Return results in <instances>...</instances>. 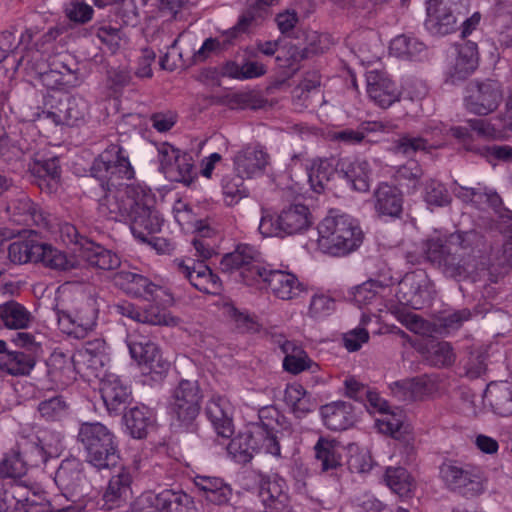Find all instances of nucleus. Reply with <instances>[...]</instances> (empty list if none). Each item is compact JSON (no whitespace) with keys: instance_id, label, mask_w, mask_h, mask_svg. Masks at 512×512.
I'll return each mask as SVG.
<instances>
[{"instance_id":"obj_8","label":"nucleus","mask_w":512,"mask_h":512,"mask_svg":"<svg viewBox=\"0 0 512 512\" xmlns=\"http://www.w3.org/2000/svg\"><path fill=\"white\" fill-rule=\"evenodd\" d=\"M311 224L310 211L303 204H291L273 215L263 211L259 231L266 237H285L306 230Z\"/></svg>"},{"instance_id":"obj_34","label":"nucleus","mask_w":512,"mask_h":512,"mask_svg":"<svg viewBox=\"0 0 512 512\" xmlns=\"http://www.w3.org/2000/svg\"><path fill=\"white\" fill-rule=\"evenodd\" d=\"M80 257L90 266L102 270H113L120 266L119 256L94 242L86 241L81 245Z\"/></svg>"},{"instance_id":"obj_37","label":"nucleus","mask_w":512,"mask_h":512,"mask_svg":"<svg viewBox=\"0 0 512 512\" xmlns=\"http://www.w3.org/2000/svg\"><path fill=\"white\" fill-rule=\"evenodd\" d=\"M485 400L493 411L502 416L512 415V385L507 382L490 383L485 391Z\"/></svg>"},{"instance_id":"obj_4","label":"nucleus","mask_w":512,"mask_h":512,"mask_svg":"<svg viewBox=\"0 0 512 512\" xmlns=\"http://www.w3.org/2000/svg\"><path fill=\"white\" fill-rule=\"evenodd\" d=\"M317 230L320 249L333 256L349 254L363 240V233L352 217L333 211L319 223Z\"/></svg>"},{"instance_id":"obj_41","label":"nucleus","mask_w":512,"mask_h":512,"mask_svg":"<svg viewBox=\"0 0 512 512\" xmlns=\"http://www.w3.org/2000/svg\"><path fill=\"white\" fill-rule=\"evenodd\" d=\"M40 241L37 234L31 231L26 239H18L8 246V259L14 264L37 263Z\"/></svg>"},{"instance_id":"obj_57","label":"nucleus","mask_w":512,"mask_h":512,"mask_svg":"<svg viewBox=\"0 0 512 512\" xmlns=\"http://www.w3.org/2000/svg\"><path fill=\"white\" fill-rule=\"evenodd\" d=\"M33 171L39 178L47 181L46 185L49 191L57 189L61 176L59 159L57 157L36 162Z\"/></svg>"},{"instance_id":"obj_27","label":"nucleus","mask_w":512,"mask_h":512,"mask_svg":"<svg viewBox=\"0 0 512 512\" xmlns=\"http://www.w3.org/2000/svg\"><path fill=\"white\" fill-rule=\"evenodd\" d=\"M277 421L255 423L248 431L256 453L264 452L275 457L281 456V448L277 437Z\"/></svg>"},{"instance_id":"obj_28","label":"nucleus","mask_w":512,"mask_h":512,"mask_svg":"<svg viewBox=\"0 0 512 512\" xmlns=\"http://www.w3.org/2000/svg\"><path fill=\"white\" fill-rule=\"evenodd\" d=\"M233 162L236 173L252 178L263 172L268 163V154L261 148L247 146L234 156Z\"/></svg>"},{"instance_id":"obj_31","label":"nucleus","mask_w":512,"mask_h":512,"mask_svg":"<svg viewBox=\"0 0 512 512\" xmlns=\"http://www.w3.org/2000/svg\"><path fill=\"white\" fill-rule=\"evenodd\" d=\"M324 425L333 431L346 430L353 425V407L344 401L332 402L321 407Z\"/></svg>"},{"instance_id":"obj_49","label":"nucleus","mask_w":512,"mask_h":512,"mask_svg":"<svg viewBox=\"0 0 512 512\" xmlns=\"http://www.w3.org/2000/svg\"><path fill=\"white\" fill-rule=\"evenodd\" d=\"M391 278L385 280L370 279L356 287L354 292L355 302L362 305H370L382 297V293L389 287Z\"/></svg>"},{"instance_id":"obj_26","label":"nucleus","mask_w":512,"mask_h":512,"mask_svg":"<svg viewBox=\"0 0 512 512\" xmlns=\"http://www.w3.org/2000/svg\"><path fill=\"white\" fill-rule=\"evenodd\" d=\"M38 57V51H28L18 60L17 66L25 68L30 67L39 75L43 85L49 89H60L68 85H73L70 79H65V72L58 69L56 61H53L49 69H45V65L43 63L33 64L32 60L37 59Z\"/></svg>"},{"instance_id":"obj_19","label":"nucleus","mask_w":512,"mask_h":512,"mask_svg":"<svg viewBox=\"0 0 512 512\" xmlns=\"http://www.w3.org/2000/svg\"><path fill=\"white\" fill-rule=\"evenodd\" d=\"M132 475L130 469L121 467L108 481L97 502L98 508L110 511L123 507L131 491Z\"/></svg>"},{"instance_id":"obj_56","label":"nucleus","mask_w":512,"mask_h":512,"mask_svg":"<svg viewBox=\"0 0 512 512\" xmlns=\"http://www.w3.org/2000/svg\"><path fill=\"white\" fill-rule=\"evenodd\" d=\"M27 472L18 446L7 452L0 461V476L2 478H20Z\"/></svg>"},{"instance_id":"obj_21","label":"nucleus","mask_w":512,"mask_h":512,"mask_svg":"<svg viewBox=\"0 0 512 512\" xmlns=\"http://www.w3.org/2000/svg\"><path fill=\"white\" fill-rule=\"evenodd\" d=\"M100 393L109 415L122 414L132 401L130 387L114 374L102 379Z\"/></svg>"},{"instance_id":"obj_54","label":"nucleus","mask_w":512,"mask_h":512,"mask_svg":"<svg viewBox=\"0 0 512 512\" xmlns=\"http://www.w3.org/2000/svg\"><path fill=\"white\" fill-rule=\"evenodd\" d=\"M248 432L232 438L227 446L229 455L238 463H248L256 453Z\"/></svg>"},{"instance_id":"obj_18","label":"nucleus","mask_w":512,"mask_h":512,"mask_svg":"<svg viewBox=\"0 0 512 512\" xmlns=\"http://www.w3.org/2000/svg\"><path fill=\"white\" fill-rule=\"evenodd\" d=\"M176 272L183 275L190 284L200 292L218 294L221 291V280L204 263H195L193 259H176Z\"/></svg>"},{"instance_id":"obj_32","label":"nucleus","mask_w":512,"mask_h":512,"mask_svg":"<svg viewBox=\"0 0 512 512\" xmlns=\"http://www.w3.org/2000/svg\"><path fill=\"white\" fill-rule=\"evenodd\" d=\"M266 72L267 69L263 63L251 60L245 56L226 61L221 69L223 76L236 80L259 78L265 75Z\"/></svg>"},{"instance_id":"obj_39","label":"nucleus","mask_w":512,"mask_h":512,"mask_svg":"<svg viewBox=\"0 0 512 512\" xmlns=\"http://www.w3.org/2000/svg\"><path fill=\"white\" fill-rule=\"evenodd\" d=\"M340 172L355 191L369 190L372 171L368 161L356 159L348 164L343 163Z\"/></svg>"},{"instance_id":"obj_14","label":"nucleus","mask_w":512,"mask_h":512,"mask_svg":"<svg viewBox=\"0 0 512 512\" xmlns=\"http://www.w3.org/2000/svg\"><path fill=\"white\" fill-rule=\"evenodd\" d=\"M396 297L401 304L415 310L429 305L433 298V290L428 276L423 271L405 274L398 284Z\"/></svg>"},{"instance_id":"obj_36","label":"nucleus","mask_w":512,"mask_h":512,"mask_svg":"<svg viewBox=\"0 0 512 512\" xmlns=\"http://www.w3.org/2000/svg\"><path fill=\"white\" fill-rule=\"evenodd\" d=\"M314 451L322 472L334 471L342 466V447L336 440L320 437Z\"/></svg>"},{"instance_id":"obj_51","label":"nucleus","mask_w":512,"mask_h":512,"mask_svg":"<svg viewBox=\"0 0 512 512\" xmlns=\"http://www.w3.org/2000/svg\"><path fill=\"white\" fill-rule=\"evenodd\" d=\"M385 481L389 488L400 497H408L415 487L410 474L402 467L387 468Z\"/></svg>"},{"instance_id":"obj_42","label":"nucleus","mask_w":512,"mask_h":512,"mask_svg":"<svg viewBox=\"0 0 512 512\" xmlns=\"http://www.w3.org/2000/svg\"><path fill=\"white\" fill-rule=\"evenodd\" d=\"M390 54L404 60H421L426 55V45L419 39L399 35L390 43Z\"/></svg>"},{"instance_id":"obj_53","label":"nucleus","mask_w":512,"mask_h":512,"mask_svg":"<svg viewBox=\"0 0 512 512\" xmlns=\"http://www.w3.org/2000/svg\"><path fill=\"white\" fill-rule=\"evenodd\" d=\"M284 355L283 368L291 374H299L304 370L310 369L311 365L314 364L298 343L286 346V353Z\"/></svg>"},{"instance_id":"obj_64","label":"nucleus","mask_w":512,"mask_h":512,"mask_svg":"<svg viewBox=\"0 0 512 512\" xmlns=\"http://www.w3.org/2000/svg\"><path fill=\"white\" fill-rule=\"evenodd\" d=\"M335 309V300L325 294H316L311 298L309 316L320 319L330 315Z\"/></svg>"},{"instance_id":"obj_30","label":"nucleus","mask_w":512,"mask_h":512,"mask_svg":"<svg viewBox=\"0 0 512 512\" xmlns=\"http://www.w3.org/2000/svg\"><path fill=\"white\" fill-rule=\"evenodd\" d=\"M54 481L59 489L75 493L85 482L83 465L77 458L64 459L58 467Z\"/></svg>"},{"instance_id":"obj_9","label":"nucleus","mask_w":512,"mask_h":512,"mask_svg":"<svg viewBox=\"0 0 512 512\" xmlns=\"http://www.w3.org/2000/svg\"><path fill=\"white\" fill-rule=\"evenodd\" d=\"M12 342L19 349L9 350L0 356V371L14 377L28 376L38 361L41 345L28 332H17Z\"/></svg>"},{"instance_id":"obj_44","label":"nucleus","mask_w":512,"mask_h":512,"mask_svg":"<svg viewBox=\"0 0 512 512\" xmlns=\"http://www.w3.org/2000/svg\"><path fill=\"white\" fill-rule=\"evenodd\" d=\"M77 357L93 370L102 368L109 360L105 340L95 338L86 341L82 349L77 352Z\"/></svg>"},{"instance_id":"obj_45","label":"nucleus","mask_w":512,"mask_h":512,"mask_svg":"<svg viewBox=\"0 0 512 512\" xmlns=\"http://www.w3.org/2000/svg\"><path fill=\"white\" fill-rule=\"evenodd\" d=\"M382 130H384V124L381 122H363L357 129L345 128L332 132L330 139L345 145H356L361 143L369 133Z\"/></svg>"},{"instance_id":"obj_13","label":"nucleus","mask_w":512,"mask_h":512,"mask_svg":"<svg viewBox=\"0 0 512 512\" xmlns=\"http://www.w3.org/2000/svg\"><path fill=\"white\" fill-rule=\"evenodd\" d=\"M502 98L503 93L498 81H474L466 87L465 106L471 113L488 115L498 108Z\"/></svg>"},{"instance_id":"obj_55","label":"nucleus","mask_w":512,"mask_h":512,"mask_svg":"<svg viewBox=\"0 0 512 512\" xmlns=\"http://www.w3.org/2000/svg\"><path fill=\"white\" fill-rule=\"evenodd\" d=\"M193 158L189 153L182 152L172 167L166 173V177L171 181L181 182L189 186L194 179Z\"/></svg>"},{"instance_id":"obj_2","label":"nucleus","mask_w":512,"mask_h":512,"mask_svg":"<svg viewBox=\"0 0 512 512\" xmlns=\"http://www.w3.org/2000/svg\"><path fill=\"white\" fill-rule=\"evenodd\" d=\"M220 268L225 273L238 271L241 281L247 286L269 288L275 297L282 300L295 299L304 291L303 284L294 274L272 269L262 262L261 253L248 244H240L234 251L225 254Z\"/></svg>"},{"instance_id":"obj_38","label":"nucleus","mask_w":512,"mask_h":512,"mask_svg":"<svg viewBox=\"0 0 512 512\" xmlns=\"http://www.w3.org/2000/svg\"><path fill=\"white\" fill-rule=\"evenodd\" d=\"M129 434L136 439H143L148 429L154 424L153 412L146 406H135L123 416Z\"/></svg>"},{"instance_id":"obj_10","label":"nucleus","mask_w":512,"mask_h":512,"mask_svg":"<svg viewBox=\"0 0 512 512\" xmlns=\"http://www.w3.org/2000/svg\"><path fill=\"white\" fill-rule=\"evenodd\" d=\"M470 0H426V30L434 36L454 32L460 16L468 13Z\"/></svg>"},{"instance_id":"obj_25","label":"nucleus","mask_w":512,"mask_h":512,"mask_svg":"<svg viewBox=\"0 0 512 512\" xmlns=\"http://www.w3.org/2000/svg\"><path fill=\"white\" fill-rule=\"evenodd\" d=\"M115 284L126 294L143 298L145 300H155L157 292L161 287L154 284L147 277L131 271H120L114 277Z\"/></svg>"},{"instance_id":"obj_47","label":"nucleus","mask_w":512,"mask_h":512,"mask_svg":"<svg viewBox=\"0 0 512 512\" xmlns=\"http://www.w3.org/2000/svg\"><path fill=\"white\" fill-rule=\"evenodd\" d=\"M425 358L430 365L441 368L453 365L456 355L449 342L432 340L426 346Z\"/></svg>"},{"instance_id":"obj_7","label":"nucleus","mask_w":512,"mask_h":512,"mask_svg":"<svg viewBox=\"0 0 512 512\" xmlns=\"http://www.w3.org/2000/svg\"><path fill=\"white\" fill-rule=\"evenodd\" d=\"M451 190L464 204H470L478 210L492 209L503 223H507L508 239L504 244V255L512 264V211L503 206L500 195L494 189L479 183L475 187H466L455 181Z\"/></svg>"},{"instance_id":"obj_61","label":"nucleus","mask_w":512,"mask_h":512,"mask_svg":"<svg viewBox=\"0 0 512 512\" xmlns=\"http://www.w3.org/2000/svg\"><path fill=\"white\" fill-rule=\"evenodd\" d=\"M433 144H430L423 137H414L409 134L402 135L397 141H395L396 153L403 154L405 156H412L418 151H429L435 148Z\"/></svg>"},{"instance_id":"obj_62","label":"nucleus","mask_w":512,"mask_h":512,"mask_svg":"<svg viewBox=\"0 0 512 512\" xmlns=\"http://www.w3.org/2000/svg\"><path fill=\"white\" fill-rule=\"evenodd\" d=\"M141 318L140 323L149 325H175L176 319L170 313L158 305L150 304L145 308L140 309Z\"/></svg>"},{"instance_id":"obj_20","label":"nucleus","mask_w":512,"mask_h":512,"mask_svg":"<svg viewBox=\"0 0 512 512\" xmlns=\"http://www.w3.org/2000/svg\"><path fill=\"white\" fill-rule=\"evenodd\" d=\"M7 211L18 224L35 225L42 229L51 227L52 216L25 194L12 200L7 206Z\"/></svg>"},{"instance_id":"obj_15","label":"nucleus","mask_w":512,"mask_h":512,"mask_svg":"<svg viewBox=\"0 0 512 512\" xmlns=\"http://www.w3.org/2000/svg\"><path fill=\"white\" fill-rule=\"evenodd\" d=\"M126 344L131 358L144 366L149 373L162 375L168 371L170 363L163 359L159 347L147 337L128 334Z\"/></svg>"},{"instance_id":"obj_63","label":"nucleus","mask_w":512,"mask_h":512,"mask_svg":"<svg viewBox=\"0 0 512 512\" xmlns=\"http://www.w3.org/2000/svg\"><path fill=\"white\" fill-rule=\"evenodd\" d=\"M383 417L377 420L379 429L391 435L393 438L398 439L401 437V429L403 428L402 412L387 410L382 413Z\"/></svg>"},{"instance_id":"obj_60","label":"nucleus","mask_w":512,"mask_h":512,"mask_svg":"<svg viewBox=\"0 0 512 512\" xmlns=\"http://www.w3.org/2000/svg\"><path fill=\"white\" fill-rule=\"evenodd\" d=\"M424 190V200L430 206L443 207L451 203V196L447 188L437 180H428Z\"/></svg>"},{"instance_id":"obj_59","label":"nucleus","mask_w":512,"mask_h":512,"mask_svg":"<svg viewBox=\"0 0 512 512\" xmlns=\"http://www.w3.org/2000/svg\"><path fill=\"white\" fill-rule=\"evenodd\" d=\"M245 178L237 173L235 176L223 179V194L227 205L233 206L248 196V189L244 186Z\"/></svg>"},{"instance_id":"obj_22","label":"nucleus","mask_w":512,"mask_h":512,"mask_svg":"<svg viewBox=\"0 0 512 512\" xmlns=\"http://www.w3.org/2000/svg\"><path fill=\"white\" fill-rule=\"evenodd\" d=\"M366 81L369 97L380 107L388 108L399 100L400 90L385 72L369 71Z\"/></svg>"},{"instance_id":"obj_48","label":"nucleus","mask_w":512,"mask_h":512,"mask_svg":"<svg viewBox=\"0 0 512 512\" xmlns=\"http://www.w3.org/2000/svg\"><path fill=\"white\" fill-rule=\"evenodd\" d=\"M335 172L334 164L329 159L314 161L308 172V181L312 190L316 193L324 192Z\"/></svg>"},{"instance_id":"obj_5","label":"nucleus","mask_w":512,"mask_h":512,"mask_svg":"<svg viewBox=\"0 0 512 512\" xmlns=\"http://www.w3.org/2000/svg\"><path fill=\"white\" fill-rule=\"evenodd\" d=\"M77 442L86 452V461L98 470L115 467L120 459L116 435L101 422L81 423Z\"/></svg>"},{"instance_id":"obj_46","label":"nucleus","mask_w":512,"mask_h":512,"mask_svg":"<svg viewBox=\"0 0 512 512\" xmlns=\"http://www.w3.org/2000/svg\"><path fill=\"white\" fill-rule=\"evenodd\" d=\"M26 468L40 467L45 464L51 454L40 437L25 440L17 444Z\"/></svg>"},{"instance_id":"obj_50","label":"nucleus","mask_w":512,"mask_h":512,"mask_svg":"<svg viewBox=\"0 0 512 512\" xmlns=\"http://www.w3.org/2000/svg\"><path fill=\"white\" fill-rule=\"evenodd\" d=\"M325 47L322 45V37L313 33L309 38V43L303 47L292 45L288 47L285 52V58L288 61V66L292 67L294 64L302 60L311 58L315 55L324 52Z\"/></svg>"},{"instance_id":"obj_52","label":"nucleus","mask_w":512,"mask_h":512,"mask_svg":"<svg viewBox=\"0 0 512 512\" xmlns=\"http://www.w3.org/2000/svg\"><path fill=\"white\" fill-rule=\"evenodd\" d=\"M69 406L61 395L42 400L37 406L41 419L47 422L61 421L68 415Z\"/></svg>"},{"instance_id":"obj_58","label":"nucleus","mask_w":512,"mask_h":512,"mask_svg":"<svg viewBox=\"0 0 512 512\" xmlns=\"http://www.w3.org/2000/svg\"><path fill=\"white\" fill-rule=\"evenodd\" d=\"M57 317L59 322L67 321L73 328L69 331L75 338H84L88 331H91L95 325L94 318L83 316L80 312L72 315L65 310H57Z\"/></svg>"},{"instance_id":"obj_1","label":"nucleus","mask_w":512,"mask_h":512,"mask_svg":"<svg viewBox=\"0 0 512 512\" xmlns=\"http://www.w3.org/2000/svg\"><path fill=\"white\" fill-rule=\"evenodd\" d=\"M99 211L114 221H129L135 238L146 242L161 231L164 219L155 208V198L149 189L139 184L126 185L100 200Z\"/></svg>"},{"instance_id":"obj_16","label":"nucleus","mask_w":512,"mask_h":512,"mask_svg":"<svg viewBox=\"0 0 512 512\" xmlns=\"http://www.w3.org/2000/svg\"><path fill=\"white\" fill-rule=\"evenodd\" d=\"M191 497L182 490L144 491L131 504V512H171L174 506H187Z\"/></svg>"},{"instance_id":"obj_3","label":"nucleus","mask_w":512,"mask_h":512,"mask_svg":"<svg viewBox=\"0 0 512 512\" xmlns=\"http://www.w3.org/2000/svg\"><path fill=\"white\" fill-rule=\"evenodd\" d=\"M483 246L484 237L479 232L457 231L445 240H428L424 252L427 260L437 266L444 275L462 280L476 269Z\"/></svg>"},{"instance_id":"obj_6","label":"nucleus","mask_w":512,"mask_h":512,"mask_svg":"<svg viewBox=\"0 0 512 512\" xmlns=\"http://www.w3.org/2000/svg\"><path fill=\"white\" fill-rule=\"evenodd\" d=\"M134 169L124 148L119 144H110L93 162L91 175L98 179L106 194L114 193L127 184L122 180H131Z\"/></svg>"},{"instance_id":"obj_17","label":"nucleus","mask_w":512,"mask_h":512,"mask_svg":"<svg viewBox=\"0 0 512 512\" xmlns=\"http://www.w3.org/2000/svg\"><path fill=\"white\" fill-rule=\"evenodd\" d=\"M88 112L87 101L80 96H66L60 99L53 111L42 110L35 114L33 121H50L55 125H78Z\"/></svg>"},{"instance_id":"obj_12","label":"nucleus","mask_w":512,"mask_h":512,"mask_svg":"<svg viewBox=\"0 0 512 512\" xmlns=\"http://www.w3.org/2000/svg\"><path fill=\"white\" fill-rule=\"evenodd\" d=\"M440 476L448 489L465 497H474L484 491L483 477L477 467L447 462L441 465Z\"/></svg>"},{"instance_id":"obj_23","label":"nucleus","mask_w":512,"mask_h":512,"mask_svg":"<svg viewBox=\"0 0 512 512\" xmlns=\"http://www.w3.org/2000/svg\"><path fill=\"white\" fill-rule=\"evenodd\" d=\"M205 414L217 435L223 438L232 436L234 432L232 407L225 397L213 395L206 404Z\"/></svg>"},{"instance_id":"obj_24","label":"nucleus","mask_w":512,"mask_h":512,"mask_svg":"<svg viewBox=\"0 0 512 512\" xmlns=\"http://www.w3.org/2000/svg\"><path fill=\"white\" fill-rule=\"evenodd\" d=\"M373 207L378 216L398 218L403 211L401 191L387 182H381L373 192Z\"/></svg>"},{"instance_id":"obj_43","label":"nucleus","mask_w":512,"mask_h":512,"mask_svg":"<svg viewBox=\"0 0 512 512\" xmlns=\"http://www.w3.org/2000/svg\"><path fill=\"white\" fill-rule=\"evenodd\" d=\"M37 255V263L40 262L45 267L56 271H69L76 266L73 257H69L65 252L43 242H40Z\"/></svg>"},{"instance_id":"obj_35","label":"nucleus","mask_w":512,"mask_h":512,"mask_svg":"<svg viewBox=\"0 0 512 512\" xmlns=\"http://www.w3.org/2000/svg\"><path fill=\"white\" fill-rule=\"evenodd\" d=\"M477 66V44L467 41L458 48L455 63L450 71V78L452 82L466 79L476 70Z\"/></svg>"},{"instance_id":"obj_33","label":"nucleus","mask_w":512,"mask_h":512,"mask_svg":"<svg viewBox=\"0 0 512 512\" xmlns=\"http://www.w3.org/2000/svg\"><path fill=\"white\" fill-rule=\"evenodd\" d=\"M194 484L203 492L205 499L213 504H227L232 497V488L219 477L196 475Z\"/></svg>"},{"instance_id":"obj_29","label":"nucleus","mask_w":512,"mask_h":512,"mask_svg":"<svg viewBox=\"0 0 512 512\" xmlns=\"http://www.w3.org/2000/svg\"><path fill=\"white\" fill-rule=\"evenodd\" d=\"M279 4L280 0H255L239 17L237 24L230 32L232 37L236 32H246L251 27L262 24L273 14V8Z\"/></svg>"},{"instance_id":"obj_11","label":"nucleus","mask_w":512,"mask_h":512,"mask_svg":"<svg viewBox=\"0 0 512 512\" xmlns=\"http://www.w3.org/2000/svg\"><path fill=\"white\" fill-rule=\"evenodd\" d=\"M202 394L197 381L181 380L169 401V413L179 427L193 424L201 408Z\"/></svg>"},{"instance_id":"obj_40","label":"nucleus","mask_w":512,"mask_h":512,"mask_svg":"<svg viewBox=\"0 0 512 512\" xmlns=\"http://www.w3.org/2000/svg\"><path fill=\"white\" fill-rule=\"evenodd\" d=\"M32 320L31 313L18 302L8 301L0 305V328L26 329Z\"/></svg>"}]
</instances>
